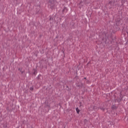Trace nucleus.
<instances>
[{"mask_svg":"<svg viewBox=\"0 0 128 128\" xmlns=\"http://www.w3.org/2000/svg\"><path fill=\"white\" fill-rule=\"evenodd\" d=\"M76 112H77V114H80V109H78V108H76Z\"/></svg>","mask_w":128,"mask_h":128,"instance_id":"5","label":"nucleus"},{"mask_svg":"<svg viewBox=\"0 0 128 128\" xmlns=\"http://www.w3.org/2000/svg\"><path fill=\"white\" fill-rule=\"evenodd\" d=\"M84 2H86L88 1V0H84Z\"/></svg>","mask_w":128,"mask_h":128,"instance_id":"10","label":"nucleus"},{"mask_svg":"<svg viewBox=\"0 0 128 128\" xmlns=\"http://www.w3.org/2000/svg\"><path fill=\"white\" fill-rule=\"evenodd\" d=\"M122 100V99H116L115 100V102H120V101Z\"/></svg>","mask_w":128,"mask_h":128,"instance_id":"6","label":"nucleus"},{"mask_svg":"<svg viewBox=\"0 0 128 128\" xmlns=\"http://www.w3.org/2000/svg\"><path fill=\"white\" fill-rule=\"evenodd\" d=\"M56 0H49V6L52 10L54 6V2Z\"/></svg>","mask_w":128,"mask_h":128,"instance_id":"1","label":"nucleus"},{"mask_svg":"<svg viewBox=\"0 0 128 128\" xmlns=\"http://www.w3.org/2000/svg\"><path fill=\"white\" fill-rule=\"evenodd\" d=\"M52 20V17H50V20Z\"/></svg>","mask_w":128,"mask_h":128,"instance_id":"9","label":"nucleus"},{"mask_svg":"<svg viewBox=\"0 0 128 128\" xmlns=\"http://www.w3.org/2000/svg\"><path fill=\"white\" fill-rule=\"evenodd\" d=\"M84 80H86V78H84Z\"/></svg>","mask_w":128,"mask_h":128,"instance_id":"11","label":"nucleus"},{"mask_svg":"<svg viewBox=\"0 0 128 128\" xmlns=\"http://www.w3.org/2000/svg\"><path fill=\"white\" fill-rule=\"evenodd\" d=\"M30 90H34V86H32L30 88Z\"/></svg>","mask_w":128,"mask_h":128,"instance_id":"7","label":"nucleus"},{"mask_svg":"<svg viewBox=\"0 0 128 128\" xmlns=\"http://www.w3.org/2000/svg\"><path fill=\"white\" fill-rule=\"evenodd\" d=\"M0 60H1V59H0Z\"/></svg>","mask_w":128,"mask_h":128,"instance_id":"12","label":"nucleus"},{"mask_svg":"<svg viewBox=\"0 0 128 128\" xmlns=\"http://www.w3.org/2000/svg\"><path fill=\"white\" fill-rule=\"evenodd\" d=\"M33 72H34V74H38V70H36V69H34L33 70Z\"/></svg>","mask_w":128,"mask_h":128,"instance_id":"3","label":"nucleus"},{"mask_svg":"<svg viewBox=\"0 0 128 128\" xmlns=\"http://www.w3.org/2000/svg\"><path fill=\"white\" fill-rule=\"evenodd\" d=\"M63 14H64V12H68V8L66 7H64V10H62Z\"/></svg>","mask_w":128,"mask_h":128,"instance_id":"2","label":"nucleus"},{"mask_svg":"<svg viewBox=\"0 0 128 128\" xmlns=\"http://www.w3.org/2000/svg\"><path fill=\"white\" fill-rule=\"evenodd\" d=\"M22 68H19L18 70L20 72L21 74H22L24 72V71H22Z\"/></svg>","mask_w":128,"mask_h":128,"instance_id":"4","label":"nucleus"},{"mask_svg":"<svg viewBox=\"0 0 128 128\" xmlns=\"http://www.w3.org/2000/svg\"><path fill=\"white\" fill-rule=\"evenodd\" d=\"M100 109H101L102 110H104V107H100Z\"/></svg>","mask_w":128,"mask_h":128,"instance_id":"8","label":"nucleus"}]
</instances>
